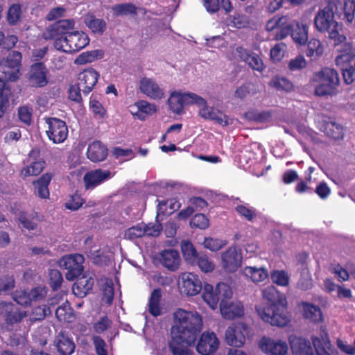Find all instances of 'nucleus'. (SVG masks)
Masks as SVG:
<instances>
[{
    "mask_svg": "<svg viewBox=\"0 0 355 355\" xmlns=\"http://www.w3.org/2000/svg\"><path fill=\"white\" fill-rule=\"evenodd\" d=\"M203 328L202 315L196 311L178 309L173 313L170 349L174 355H188V347L195 343Z\"/></svg>",
    "mask_w": 355,
    "mask_h": 355,
    "instance_id": "1",
    "label": "nucleus"
},
{
    "mask_svg": "<svg viewBox=\"0 0 355 355\" xmlns=\"http://www.w3.org/2000/svg\"><path fill=\"white\" fill-rule=\"evenodd\" d=\"M261 294L262 297L269 304L263 303L256 306L259 317L272 326L286 327L291 321V315L287 311L288 302L286 296L273 286L263 288Z\"/></svg>",
    "mask_w": 355,
    "mask_h": 355,
    "instance_id": "2",
    "label": "nucleus"
},
{
    "mask_svg": "<svg viewBox=\"0 0 355 355\" xmlns=\"http://www.w3.org/2000/svg\"><path fill=\"white\" fill-rule=\"evenodd\" d=\"M288 342L293 355H314L310 342L305 338L290 335ZM312 343L317 355L337 354L326 332L322 333L320 336L312 337Z\"/></svg>",
    "mask_w": 355,
    "mask_h": 355,
    "instance_id": "3",
    "label": "nucleus"
},
{
    "mask_svg": "<svg viewBox=\"0 0 355 355\" xmlns=\"http://www.w3.org/2000/svg\"><path fill=\"white\" fill-rule=\"evenodd\" d=\"M339 4L338 0H327V6L320 9L314 18V26L319 32H327L331 39L337 42H342L345 37L339 34V24L334 19V7Z\"/></svg>",
    "mask_w": 355,
    "mask_h": 355,
    "instance_id": "4",
    "label": "nucleus"
},
{
    "mask_svg": "<svg viewBox=\"0 0 355 355\" xmlns=\"http://www.w3.org/2000/svg\"><path fill=\"white\" fill-rule=\"evenodd\" d=\"M311 83L316 96H334L338 94L340 80L337 71L334 69L327 67L314 73Z\"/></svg>",
    "mask_w": 355,
    "mask_h": 355,
    "instance_id": "5",
    "label": "nucleus"
},
{
    "mask_svg": "<svg viewBox=\"0 0 355 355\" xmlns=\"http://www.w3.org/2000/svg\"><path fill=\"white\" fill-rule=\"evenodd\" d=\"M253 336L252 328L245 322H234L225 330V341L233 347L241 348L244 346L247 339Z\"/></svg>",
    "mask_w": 355,
    "mask_h": 355,
    "instance_id": "6",
    "label": "nucleus"
},
{
    "mask_svg": "<svg viewBox=\"0 0 355 355\" xmlns=\"http://www.w3.org/2000/svg\"><path fill=\"white\" fill-rule=\"evenodd\" d=\"M232 296L231 287L223 282L218 283L214 288L212 285L206 284L202 288V297L204 302L213 310L218 306L219 300L230 299Z\"/></svg>",
    "mask_w": 355,
    "mask_h": 355,
    "instance_id": "7",
    "label": "nucleus"
},
{
    "mask_svg": "<svg viewBox=\"0 0 355 355\" xmlns=\"http://www.w3.org/2000/svg\"><path fill=\"white\" fill-rule=\"evenodd\" d=\"M89 43V39L83 31H73L64 37L63 40H58L54 42L56 49L65 53H76L85 48Z\"/></svg>",
    "mask_w": 355,
    "mask_h": 355,
    "instance_id": "8",
    "label": "nucleus"
},
{
    "mask_svg": "<svg viewBox=\"0 0 355 355\" xmlns=\"http://www.w3.org/2000/svg\"><path fill=\"white\" fill-rule=\"evenodd\" d=\"M202 102L200 96L193 92H182L174 91L171 92L168 104L170 110L175 114H182L186 105H196V103Z\"/></svg>",
    "mask_w": 355,
    "mask_h": 355,
    "instance_id": "9",
    "label": "nucleus"
},
{
    "mask_svg": "<svg viewBox=\"0 0 355 355\" xmlns=\"http://www.w3.org/2000/svg\"><path fill=\"white\" fill-rule=\"evenodd\" d=\"M84 261V257L80 254H69L62 257L58 261V266L67 270L65 277L72 281L82 273Z\"/></svg>",
    "mask_w": 355,
    "mask_h": 355,
    "instance_id": "10",
    "label": "nucleus"
},
{
    "mask_svg": "<svg viewBox=\"0 0 355 355\" xmlns=\"http://www.w3.org/2000/svg\"><path fill=\"white\" fill-rule=\"evenodd\" d=\"M258 347L265 355H287L289 350L286 340L267 336H263L259 340Z\"/></svg>",
    "mask_w": 355,
    "mask_h": 355,
    "instance_id": "11",
    "label": "nucleus"
},
{
    "mask_svg": "<svg viewBox=\"0 0 355 355\" xmlns=\"http://www.w3.org/2000/svg\"><path fill=\"white\" fill-rule=\"evenodd\" d=\"M139 92L146 97L159 101L165 97V91L156 80L151 77H141L138 82Z\"/></svg>",
    "mask_w": 355,
    "mask_h": 355,
    "instance_id": "12",
    "label": "nucleus"
},
{
    "mask_svg": "<svg viewBox=\"0 0 355 355\" xmlns=\"http://www.w3.org/2000/svg\"><path fill=\"white\" fill-rule=\"evenodd\" d=\"M49 71L42 62H36L30 67L26 74L28 85L31 87L40 88L49 83Z\"/></svg>",
    "mask_w": 355,
    "mask_h": 355,
    "instance_id": "13",
    "label": "nucleus"
},
{
    "mask_svg": "<svg viewBox=\"0 0 355 355\" xmlns=\"http://www.w3.org/2000/svg\"><path fill=\"white\" fill-rule=\"evenodd\" d=\"M178 287L180 292L187 296H195L202 289L198 275L193 272H183L179 276Z\"/></svg>",
    "mask_w": 355,
    "mask_h": 355,
    "instance_id": "14",
    "label": "nucleus"
},
{
    "mask_svg": "<svg viewBox=\"0 0 355 355\" xmlns=\"http://www.w3.org/2000/svg\"><path fill=\"white\" fill-rule=\"evenodd\" d=\"M46 130L49 139L54 144L63 143L68 136V127L65 122L57 118L46 119Z\"/></svg>",
    "mask_w": 355,
    "mask_h": 355,
    "instance_id": "15",
    "label": "nucleus"
},
{
    "mask_svg": "<svg viewBox=\"0 0 355 355\" xmlns=\"http://www.w3.org/2000/svg\"><path fill=\"white\" fill-rule=\"evenodd\" d=\"M202 102L196 103V105L199 107V115L206 119L215 121L216 123L223 126L227 125L232 123V119L227 115L219 111L218 109L207 105L205 99L200 96Z\"/></svg>",
    "mask_w": 355,
    "mask_h": 355,
    "instance_id": "16",
    "label": "nucleus"
},
{
    "mask_svg": "<svg viewBox=\"0 0 355 355\" xmlns=\"http://www.w3.org/2000/svg\"><path fill=\"white\" fill-rule=\"evenodd\" d=\"M243 256L241 250L232 245L221 254V266L227 272H236L242 264Z\"/></svg>",
    "mask_w": 355,
    "mask_h": 355,
    "instance_id": "17",
    "label": "nucleus"
},
{
    "mask_svg": "<svg viewBox=\"0 0 355 355\" xmlns=\"http://www.w3.org/2000/svg\"><path fill=\"white\" fill-rule=\"evenodd\" d=\"M75 22L71 19L60 20L49 27L44 33L45 40H53L57 42L58 40H63L64 37L73 33Z\"/></svg>",
    "mask_w": 355,
    "mask_h": 355,
    "instance_id": "18",
    "label": "nucleus"
},
{
    "mask_svg": "<svg viewBox=\"0 0 355 355\" xmlns=\"http://www.w3.org/2000/svg\"><path fill=\"white\" fill-rule=\"evenodd\" d=\"M220 341L213 331H205L200 336L196 350L201 355H212L219 347Z\"/></svg>",
    "mask_w": 355,
    "mask_h": 355,
    "instance_id": "19",
    "label": "nucleus"
},
{
    "mask_svg": "<svg viewBox=\"0 0 355 355\" xmlns=\"http://www.w3.org/2000/svg\"><path fill=\"white\" fill-rule=\"evenodd\" d=\"M21 58V54L15 51L1 61V65L3 68V73L9 80L15 81L18 78Z\"/></svg>",
    "mask_w": 355,
    "mask_h": 355,
    "instance_id": "20",
    "label": "nucleus"
},
{
    "mask_svg": "<svg viewBox=\"0 0 355 355\" xmlns=\"http://www.w3.org/2000/svg\"><path fill=\"white\" fill-rule=\"evenodd\" d=\"M30 164L22 168L21 170V176L26 178L30 176H37L41 173L45 167L44 160L40 157V151L37 149H33L31 151L28 156Z\"/></svg>",
    "mask_w": 355,
    "mask_h": 355,
    "instance_id": "21",
    "label": "nucleus"
},
{
    "mask_svg": "<svg viewBox=\"0 0 355 355\" xmlns=\"http://www.w3.org/2000/svg\"><path fill=\"white\" fill-rule=\"evenodd\" d=\"M128 111L135 119L145 121L157 112V106L146 100H139L128 106Z\"/></svg>",
    "mask_w": 355,
    "mask_h": 355,
    "instance_id": "22",
    "label": "nucleus"
},
{
    "mask_svg": "<svg viewBox=\"0 0 355 355\" xmlns=\"http://www.w3.org/2000/svg\"><path fill=\"white\" fill-rule=\"evenodd\" d=\"M99 73L94 68L89 67L79 73L78 86L85 94H88L96 85Z\"/></svg>",
    "mask_w": 355,
    "mask_h": 355,
    "instance_id": "23",
    "label": "nucleus"
},
{
    "mask_svg": "<svg viewBox=\"0 0 355 355\" xmlns=\"http://www.w3.org/2000/svg\"><path fill=\"white\" fill-rule=\"evenodd\" d=\"M266 29L268 31L277 30L275 40H282L286 37L290 33V24L286 17L275 16L268 20L266 25Z\"/></svg>",
    "mask_w": 355,
    "mask_h": 355,
    "instance_id": "24",
    "label": "nucleus"
},
{
    "mask_svg": "<svg viewBox=\"0 0 355 355\" xmlns=\"http://www.w3.org/2000/svg\"><path fill=\"white\" fill-rule=\"evenodd\" d=\"M113 175L109 171L96 169L85 173L83 178L86 189H93L103 182L110 179Z\"/></svg>",
    "mask_w": 355,
    "mask_h": 355,
    "instance_id": "25",
    "label": "nucleus"
},
{
    "mask_svg": "<svg viewBox=\"0 0 355 355\" xmlns=\"http://www.w3.org/2000/svg\"><path fill=\"white\" fill-rule=\"evenodd\" d=\"M0 316H2L7 324H13L20 322L26 316V312L18 311L11 302H0Z\"/></svg>",
    "mask_w": 355,
    "mask_h": 355,
    "instance_id": "26",
    "label": "nucleus"
},
{
    "mask_svg": "<svg viewBox=\"0 0 355 355\" xmlns=\"http://www.w3.org/2000/svg\"><path fill=\"white\" fill-rule=\"evenodd\" d=\"M234 56L245 62L252 69L262 72L266 67L261 58L254 53H250L242 47H236Z\"/></svg>",
    "mask_w": 355,
    "mask_h": 355,
    "instance_id": "27",
    "label": "nucleus"
},
{
    "mask_svg": "<svg viewBox=\"0 0 355 355\" xmlns=\"http://www.w3.org/2000/svg\"><path fill=\"white\" fill-rule=\"evenodd\" d=\"M230 299H222L220 303V311L225 319L232 320L241 317L244 314L243 304L240 302H230Z\"/></svg>",
    "mask_w": 355,
    "mask_h": 355,
    "instance_id": "28",
    "label": "nucleus"
},
{
    "mask_svg": "<svg viewBox=\"0 0 355 355\" xmlns=\"http://www.w3.org/2000/svg\"><path fill=\"white\" fill-rule=\"evenodd\" d=\"M161 263L171 271L176 270L180 263V257L175 250L168 249L162 251L159 254Z\"/></svg>",
    "mask_w": 355,
    "mask_h": 355,
    "instance_id": "29",
    "label": "nucleus"
},
{
    "mask_svg": "<svg viewBox=\"0 0 355 355\" xmlns=\"http://www.w3.org/2000/svg\"><path fill=\"white\" fill-rule=\"evenodd\" d=\"M339 4L334 7L335 13L340 16L343 13L344 19L347 24H352L355 15V1L354 0H338Z\"/></svg>",
    "mask_w": 355,
    "mask_h": 355,
    "instance_id": "30",
    "label": "nucleus"
},
{
    "mask_svg": "<svg viewBox=\"0 0 355 355\" xmlns=\"http://www.w3.org/2000/svg\"><path fill=\"white\" fill-rule=\"evenodd\" d=\"M53 175L51 173L43 174L38 180L33 182L34 193L42 199L49 198V185L52 180Z\"/></svg>",
    "mask_w": 355,
    "mask_h": 355,
    "instance_id": "31",
    "label": "nucleus"
},
{
    "mask_svg": "<svg viewBox=\"0 0 355 355\" xmlns=\"http://www.w3.org/2000/svg\"><path fill=\"white\" fill-rule=\"evenodd\" d=\"M87 156L93 162H102L107 156V148L101 142L94 141L88 146Z\"/></svg>",
    "mask_w": 355,
    "mask_h": 355,
    "instance_id": "32",
    "label": "nucleus"
},
{
    "mask_svg": "<svg viewBox=\"0 0 355 355\" xmlns=\"http://www.w3.org/2000/svg\"><path fill=\"white\" fill-rule=\"evenodd\" d=\"M94 284V280L92 277L83 275L74 283L73 293L79 297H83L92 290Z\"/></svg>",
    "mask_w": 355,
    "mask_h": 355,
    "instance_id": "33",
    "label": "nucleus"
},
{
    "mask_svg": "<svg viewBox=\"0 0 355 355\" xmlns=\"http://www.w3.org/2000/svg\"><path fill=\"white\" fill-rule=\"evenodd\" d=\"M320 130L333 139H340L344 136L343 127L333 121H324L319 125Z\"/></svg>",
    "mask_w": 355,
    "mask_h": 355,
    "instance_id": "34",
    "label": "nucleus"
},
{
    "mask_svg": "<svg viewBox=\"0 0 355 355\" xmlns=\"http://www.w3.org/2000/svg\"><path fill=\"white\" fill-rule=\"evenodd\" d=\"M243 274L254 283L262 282L268 277V271L264 267L245 266Z\"/></svg>",
    "mask_w": 355,
    "mask_h": 355,
    "instance_id": "35",
    "label": "nucleus"
},
{
    "mask_svg": "<svg viewBox=\"0 0 355 355\" xmlns=\"http://www.w3.org/2000/svg\"><path fill=\"white\" fill-rule=\"evenodd\" d=\"M309 26L304 22H297L290 33L293 40L298 45H304L308 40Z\"/></svg>",
    "mask_w": 355,
    "mask_h": 355,
    "instance_id": "36",
    "label": "nucleus"
},
{
    "mask_svg": "<svg viewBox=\"0 0 355 355\" xmlns=\"http://www.w3.org/2000/svg\"><path fill=\"white\" fill-rule=\"evenodd\" d=\"M303 315L306 319L309 320L313 322H318L322 320V314L320 309L308 302H302L300 304Z\"/></svg>",
    "mask_w": 355,
    "mask_h": 355,
    "instance_id": "37",
    "label": "nucleus"
},
{
    "mask_svg": "<svg viewBox=\"0 0 355 355\" xmlns=\"http://www.w3.org/2000/svg\"><path fill=\"white\" fill-rule=\"evenodd\" d=\"M58 352L60 355H70L75 349L72 340L63 334H59L55 340Z\"/></svg>",
    "mask_w": 355,
    "mask_h": 355,
    "instance_id": "38",
    "label": "nucleus"
},
{
    "mask_svg": "<svg viewBox=\"0 0 355 355\" xmlns=\"http://www.w3.org/2000/svg\"><path fill=\"white\" fill-rule=\"evenodd\" d=\"M104 51L101 49H94L83 52L77 56L74 60L76 64H85L93 62L96 60L103 58Z\"/></svg>",
    "mask_w": 355,
    "mask_h": 355,
    "instance_id": "39",
    "label": "nucleus"
},
{
    "mask_svg": "<svg viewBox=\"0 0 355 355\" xmlns=\"http://www.w3.org/2000/svg\"><path fill=\"white\" fill-rule=\"evenodd\" d=\"M10 96L11 89L9 85L0 80V118L3 116L9 105Z\"/></svg>",
    "mask_w": 355,
    "mask_h": 355,
    "instance_id": "40",
    "label": "nucleus"
},
{
    "mask_svg": "<svg viewBox=\"0 0 355 355\" xmlns=\"http://www.w3.org/2000/svg\"><path fill=\"white\" fill-rule=\"evenodd\" d=\"M84 21L87 26L94 33L102 34L106 28L105 21L93 15H86Z\"/></svg>",
    "mask_w": 355,
    "mask_h": 355,
    "instance_id": "41",
    "label": "nucleus"
},
{
    "mask_svg": "<svg viewBox=\"0 0 355 355\" xmlns=\"http://www.w3.org/2000/svg\"><path fill=\"white\" fill-rule=\"evenodd\" d=\"M180 207V203L175 198L159 201L157 205V215L171 214Z\"/></svg>",
    "mask_w": 355,
    "mask_h": 355,
    "instance_id": "42",
    "label": "nucleus"
},
{
    "mask_svg": "<svg viewBox=\"0 0 355 355\" xmlns=\"http://www.w3.org/2000/svg\"><path fill=\"white\" fill-rule=\"evenodd\" d=\"M55 315L58 320L61 322H71L74 315L69 302L67 300L59 306L55 310Z\"/></svg>",
    "mask_w": 355,
    "mask_h": 355,
    "instance_id": "43",
    "label": "nucleus"
},
{
    "mask_svg": "<svg viewBox=\"0 0 355 355\" xmlns=\"http://www.w3.org/2000/svg\"><path fill=\"white\" fill-rule=\"evenodd\" d=\"M323 51V46L320 41L318 39L312 38L308 42L306 54L308 57L315 60L322 55Z\"/></svg>",
    "mask_w": 355,
    "mask_h": 355,
    "instance_id": "44",
    "label": "nucleus"
},
{
    "mask_svg": "<svg viewBox=\"0 0 355 355\" xmlns=\"http://www.w3.org/2000/svg\"><path fill=\"white\" fill-rule=\"evenodd\" d=\"M160 298L161 291L159 289H155L151 293V296L148 303L149 312L153 316L159 315L161 313V309L159 307Z\"/></svg>",
    "mask_w": 355,
    "mask_h": 355,
    "instance_id": "45",
    "label": "nucleus"
},
{
    "mask_svg": "<svg viewBox=\"0 0 355 355\" xmlns=\"http://www.w3.org/2000/svg\"><path fill=\"white\" fill-rule=\"evenodd\" d=\"M287 53V46L284 42L275 44L270 52V58L272 62H279Z\"/></svg>",
    "mask_w": 355,
    "mask_h": 355,
    "instance_id": "46",
    "label": "nucleus"
},
{
    "mask_svg": "<svg viewBox=\"0 0 355 355\" xmlns=\"http://www.w3.org/2000/svg\"><path fill=\"white\" fill-rule=\"evenodd\" d=\"M270 85L279 91L289 92L293 90V83L288 79L283 77H275L270 82Z\"/></svg>",
    "mask_w": 355,
    "mask_h": 355,
    "instance_id": "47",
    "label": "nucleus"
},
{
    "mask_svg": "<svg viewBox=\"0 0 355 355\" xmlns=\"http://www.w3.org/2000/svg\"><path fill=\"white\" fill-rule=\"evenodd\" d=\"M181 250L184 259L191 264H194L198 254L192 243L188 241H183L181 243Z\"/></svg>",
    "mask_w": 355,
    "mask_h": 355,
    "instance_id": "48",
    "label": "nucleus"
},
{
    "mask_svg": "<svg viewBox=\"0 0 355 355\" xmlns=\"http://www.w3.org/2000/svg\"><path fill=\"white\" fill-rule=\"evenodd\" d=\"M270 277L272 282L278 286H287L289 284L290 277L284 270H274L271 272Z\"/></svg>",
    "mask_w": 355,
    "mask_h": 355,
    "instance_id": "49",
    "label": "nucleus"
},
{
    "mask_svg": "<svg viewBox=\"0 0 355 355\" xmlns=\"http://www.w3.org/2000/svg\"><path fill=\"white\" fill-rule=\"evenodd\" d=\"M145 236V224L139 223L137 225L128 228L124 234V237L128 239H135Z\"/></svg>",
    "mask_w": 355,
    "mask_h": 355,
    "instance_id": "50",
    "label": "nucleus"
},
{
    "mask_svg": "<svg viewBox=\"0 0 355 355\" xmlns=\"http://www.w3.org/2000/svg\"><path fill=\"white\" fill-rule=\"evenodd\" d=\"M194 263H196L200 270L205 273L211 272L215 268L213 261L205 255L198 256Z\"/></svg>",
    "mask_w": 355,
    "mask_h": 355,
    "instance_id": "51",
    "label": "nucleus"
},
{
    "mask_svg": "<svg viewBox=\"0 0 355 355\" xmlns=\"http://www.w3.org/2000/svg\"><path fill=\"white\" fill-rule=\"evenodd\" d=\"M227 24L229 26L232 28H242L248 25V21L245 15L235 14L227 18Z\"/></svg>",
    "mask_w": 355,
    "mask_h": 355,
    "instance_id": "52",
    "label": "nucleus"
},
{
    "mask_svg": "<svg viewBox=\"0 0 355 355\" xmlns=\"http://www.w3.org/2000/svg\"><path fill=\"white\" fill-rule=\"evenodd\" d=\"M340 51L343 54L336 58V62L337 65L341 66L346 61V55L349 57L355 56V48L353 47L352 44L350 42L344 44Z\"/></svg>",
    "mask_w": 355,
    "mask_h": 355,
    "instance_id": "53",
    "label": "nucleus"
},
{
    "mask_svg": "<svg viewBox=\"0 0 355 355\" xmlns=\"http://www.w3.org/2000/svg\"><path fill=\"white\" fill-rule=\"evenodd\" d=\"M226 240L220 239L206 238L204 241V246L205 248L211 251L216 252L227 245Z\"/></svg>",
    "mask_w": 355,
    "mask_h": 355,
    "instance_id": "54",
    "label": "nucleus"
},
{
    "mask_svg": "<svg viewBox=\"0 0 355 355\" xmlns=\"http://www.w3.org/2000/svg\"><path fill=\"white\" fill-rule=\"evenodd\" d=\"M90 111L97 117L103 119L106 115V110L95 98L91 97L89 104Z\"/></svg>",
    "mask_w": 355,
    "mask_h": 355,
    "instance_id": "55",
    "label": "nucleus"
},
{
    "mask_svg": "<svg viewBox=\"0 0 355 355\" xmlns=\"http://www.w3.org/2000/svg\"><path fill=\"white\" fill-rule=\"evenodd\" d=\"M256 93V87L254 85L248 83L238 87L234 93V96L240 99L245 98L249 95H253Z\"/></svg>",
    "mask_w": 355,
    "mask_h": 355,
    "instance_id": "56",
    "label": "nucleus"
},
{
    "mask_svg": "<svg viewBox=\"0 0 355 355\" xmlns=\"http://www.w3.org/2000/svg\"><path fill=\"white\" fill-rule=\"evenodd\" d=\"M33 109L28 105L20 106L18 108V117L19 120L26 124L30 125L32 121Z\"/></svg>",
    "mask_w": 355,
    "mask_h": 355,
    "instance_id": "57",
    "label": "nucleus"
},
{
    "mask_svg": "<svg viewBox=\"0 0 355 355\" xmlns=\"http://www.w3.org/2000/svg\"><path fill=\"white\" fill-rule=\"evenodd\" d=\"M236 211L248 220H252L256 216L255 209L246 204H241L236 207Z\"/></svg>",
    "mask_w": 355,
    "mask_h": 355,
    "instance_id": "58",
    "label": "nucleus"
},
{
    "mask_svg": "<svg viewBox=\"0 0 355 355\" xmlns=\"http://www.w3.org/2000/svg\"><path fill=\"white\" fill-rule=\"evenodd\" d=\"M111 153L116 159H121L124 161L135 157V155L131 149H123L120 147L113 148Z\"/></svg>",
    "mask_w": 355,
    "mask_h": 355,
    "instance_id": "59",
    "label": "nucleus"
},
{
    "mask_svg": "<svg viewBox=\"0 0 355 355\" xmlns=\"http://www.w3.org/2000/svg\"><path fill=\"white\" fill-rule=\"evenodd\" d=\"M84 203V200L82 197L75 193L69 196V199L65 202V207L68 209L75 211L78 209Z\"/></svg>",
    "mask_w": 355,
    "mask_h": 355,
    "instance_id": "60",
    "label": "nucleus"
},
{
    "mask_svg": "<svg viewBox=\"0 0 355 355\" xmlns=\"http://www.w3.org/2000/svg\"><path fill=\"white\" fill-rule=\"evenodd\" d=\"M112 10L117 15H127L136 12V8L131 3H121L114 6Z\"/></svg>",
    "mask_w": 355,
    "mask_h": 355,
    "instance_id": "61",
    "label": "nucleus"
},
{
    "mask_svg": "<svg viewBox=\"0 0 355 355\" xmlns=\"http://www.w3.org/2000/svg\"><path fill=\"white\" fill-rule=\"evenodd\" d=\"M21 15V6L18 4L12 5L8 11V21L10 24H16Z\"/></svg>",
    "mask_w": 355,
    "mask_h": 355,
    "instance_id": "62",
    "label": "nucleus"
},
{
    "mask_svg": "<svg viewBox=\"0 0 355 355\" xmlns=\"http://www.w3.org/2000/svg\"><path fill=\"white\" fill-rule=\"evenodd\" d=\"M313 286L312 279L311 274L309 271L304 270L301 277L297 283V288L302 291H307L310 289Z\"/></svg>",
    "mask_w": 355,
    "mask_h": 355,
    "instance_id": "63",
    "label": "nucleus"
},
{
    "mask_svg": "<svg viewBox=\"0 0 355 355\" xmlns=\"http://www.w3.org/2000/svg\"><path fill=\"white\" fill-rule=\"evenodd\" d=\"M336 346L343 353L347 355H355L354 341L352 344H349L345 340L338 338L336 340Z\"/></svg>",
    "mask_w": 355,
    "mask_h": 355,
    "instance_id": "64",
    "label": "nucleus"
}]
</instances>
